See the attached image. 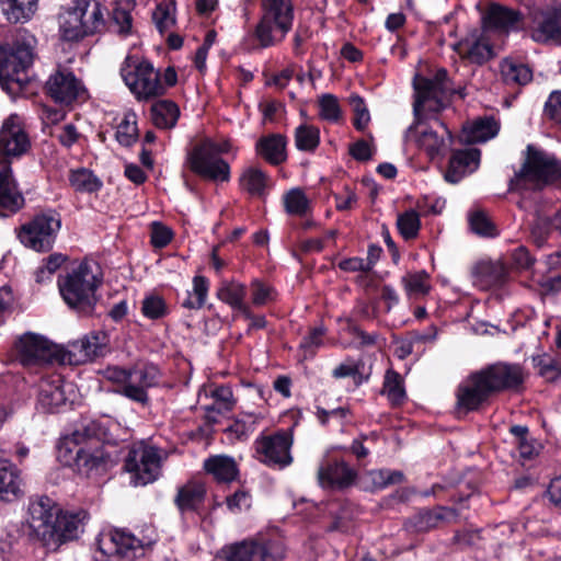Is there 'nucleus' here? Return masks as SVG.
Listing matches in <instances>:
<instances>
[{
	"mask_svg": "<svg viewBox=\"0 0 561 561\" xmlns=\"http://www.w3.org/2000/svg\"><path fill=\"white\" fill-rule=\"evenodd\" d=\"M76 462L79 468H84L88 471L99 469L104 466L107 456L100 448H85L79 447L76 450Z\"/></svg>",
	"mask_w": 561,
	"mask_h": 561,
	"instance_id": "3c124183",
	"label": "nucleus"
},
{
	"mask_svg": "<svg viewBox=\"0 0 561 561\" xmlns=\"http://www.w3.org/2000/svg\"><path fill=\"white\" fill-rule=\"evenodd\" d=\"M38 0H0V8L10 23H25L37 10Z\"/></svg>",
	"mask_w": 561,
	"mask_h": 561,
	"instance_id": "f704fd0d",
	"label": "nucleus"
},
{
	"mask_svg": "<svg viewBox=\"0 0 561 561\" xmlns=\"http://www.w3.org/2000/svg\"><path fill=\"white\" fill-rule=\"evenodd\" d=\"M98 271L96 264L83 262L58 280L59 291L70 308L85 314L93 311L96 302L95 290L101 284Z\"/></svg>",
	"mask_w": 561,
	"mask_h": 561,
	"instance_id": "39448f33",
	"label": "nucleus"
},
{
	"mask_svg": "<svg viewBox=\"0 0 561 561\" xmlns=\"http://www.w3.org/2000/svg\"><path fill=\"white\" fill-rule=\"evenodd\" d=\"M217 298L241 312L245 318L252 317L250 307L245 304L247 288L236 280H222L217 289Z\"/></svg>",
	"mask_w": 561,
	"mask_h": 561,
	"instance_id": "7c9ffc66",
	"label": "nucleus"
},
{
	"mask_svg": "<svg viewBox=\"0 0 561 561\" xmlns=\"http://www.w3.org/2000/svg\"><path fill=\"white\" fill-rule=\"evenodd\" d=\"M15 346L19 360L25 367L43 366L64 359L57 345L35 333L23 334Z\"/></svg>",
	"mask_w": 561,
	"mask_h": 561,
	"instance_id": "2eb2a0df",
	"label": "nucleus"
},
{
	"mask_svg": "<svg viewBox=\"0 0 561 561\" xmlns=\"http://www.w3.org/2000/svg\"><path fill=\"white\" fill-rule=\"evenodd\" d=\"M480 163V150L478 149H463L453 152L448 168L445 172V180L449 183L456 184L466 175L474 172Z\"/></svg>",
	"mask_w": 561,
	"mask_h": 561,
	"instance_id": "a878e982",
	"label": "nucleus"
},
{
	"mask_svg": "<svg viewBox=\"0 0 561 561\" xmlns=\"http://www.w3.org/2000/svg\"><path fill=\"white\" fill-rule=\"evenodd\" d=\"M179 116L180 108L173 101L160 100L151 106V119L158 128H173Z\"/></svg>",
	"mask_w": 561,
	"mask_h": 561,
	"instance_id": "58836bf2",
	"label": "nucleus"
},
{
	"mask_svg": "<svg viewBox=\"0 0 561 561\" xmlns=\"http://www.w3.org/2000/svg\"><path fill=\"white\" fill-rule=\"evenodd\" d=\"M126 85L137 100H149L164 93L160 73L149 61H141L134 69L123 72Z\"/></svg>",
	"mask_w": 561,
	"mask_h": 561,
	"instance_id": "dca6fc26",
	"label": "nucleus"
},
{
	"mask_svg": "<svg viewBox=\"0 0 561 561\" xmlns=\"http://www.w3.org/2000/svg\"><path fill=\"white\" fill-rule=\"evenodd\" d=\"M117 141L125 146H131L138 138L137 117L133 112H128L124 115L123 121L118 124L116 129Z\"/></svg>",
	"mask_w": 561,
	"mask_h": 561,
	"instance_id": "864d4df0",
	"label": "nucleus"
},
{
	"mask_svg": "<svg viewBox=\"0 0 561 561\" xmlns=\"http://www.w3.org/2000/svg\"><path fill=\"white\" fill-rule=\"evenodd\" d=\"M36 39L20 33L12 45L0 49V82L9 93H18L28 83L27 69L34 60Z\"/></svg>",
	"mask_w": 561,
	"mask_h": 561,
	"instance_id": "7ed1b4c3",
	"label": "nucleus"
},
{
	"mask_svg": "<svg viewBox=\"0 0 561 561\" xmlns=\"http://www.w3.org/2000/svg\"><path fill=\"white\" fill-rule=\"evenodd\" d=\"M205 495V484L192 481L179 488L174 503L181 513L195 512L203 504Z\"/></svg>",
	"mask_w": 561,
	"mask_h": 561,
	"instance_id": "2f4dec72",
	"label": "nucleus"
},
{
	"mask_svg": "<svg viewBox=\"0 0 561 561\" xmlns=\"http://www.w3.org/2000/svg\"><path fill=\"white\" fill-rule=\"evenodd\" d=\"M72 389L66 383L61 375H45L38 382L36 407L45 413L58 412L69 400L68 393Z\"/></svg>",
	"mask_w": 561,
	"mask_h": 561,
	"instance_id": "a211bd4d",
	"label": "nucleus"
},
{
	"mask_svg": "<svg viewBox=\"0 0 561 561\" xmlns=\"http://www.w3.org/2000/svg\"><path fill=\"white\" fill-rule=\"evenodd\" d=\"M69 181L71 186L79 192L94 193L102 186V182L87 169L71 171Z\"/></svg>",
	"mask_w": 561,
	"mask_h": 561,
	"instance_id": "8fccbe9b",
	"label": "nucleus"
},
{
	"mask_svg": "<svg viewBox=\"0 0 561 561\" xmlns=\"http://www.w3.org/2000/svg\"><path fill=\"white\" fill-rule=\"evenodd\" d=\"M261 20L255 28L261 46L270 47L283 41L294 21L291 0H261Z\"/></svg>",
	"mask_w": 561,
	"mask_h": 561,
	"instance_id": "1a4fd4ad",
	"label": "nucleus"
},
{
	"mask_svg": "<svg viewBox=\"0 0 561 561\" xmlns=\"http://www.w3.org/2000/svg\"><path fill=\"white\" fill-rule=\"evenodd\" d=\"M483 21L490 28L511 32L518 30L522 22V14L505 5L491 3L483 14Z\"/></svg>",
	"mask_w": 561,
	"mask_h": 561,
	"instance_id": "c85d7f7f",
	"label": "nucleus"
},
{
	"mask_svg": "<svg viewBox=\"0 0 561 561\" xmlns=\"http://www.w3.org/2000/svg\"><path fill=\"white\" fill-rule=\"evenodd\" d=\"M320 142L319 128L312 125L302 124L295 130V145L301 151H314Z\"/></svg>",
	"mask_w": 561,
	"mask_h": 561,
	"instance_id": "09e8293b",
	"label": "nucleus"
},
{
	"mask_svg": "<svg viewBox=\"0 0 561 561\" xmlns=\"http://www.w3.org/2000/svg\"><path fill=\"white\" fill-rule=\"evenodd\" d=\"M550 185H561V160L533 145H528L524 162L510 182L513 191H541Z\"/></svg>",
	"mask_w": 561,
	"mask_h": 561,
	"instance_id": "f03ea898",
	"label": "nucleus"
},
{
	"mask_svg": "<svg viewBox=\"0 0 561 561\" xmlns=\"http://www.w3.org/2000/svg\"><path fill=\"white\" fill-rule=\"evenodd\" d=\"M469 225L471 230L482 237L496 236V229L488 216L481 211L476 210L469 215Z\"/></svg>",
	"mask_w": 561,
	"mask_h": 561,
	"instance_id": "052dcab7",
	"label": "nucleus"
},
{
	"mask_svg": "<svg viewBox=\"0 0 561 561\" xmlns=\"http://www.w3.org/2000/svg\"><path fill=\"white\" fill-rule=\"evenodd\" d=\"M135 0H119L112 12V26L122 36H127L133 30L131 9Z\"/></svg>",
	"mask_w": 561,
	"mask_h": 561,
	"instance_id": "a19ab883",
	"label": "nucleus"
},
{
	"mask_svg": "<svg viewBox=\"0 0 561 561\" xmlns=\"http://www.w3.org/2000/svg\"><path fill=\"white\" fill-rule=\"evenodd\" d=\"M462 58L471 64L482 65L490 60L493 56V48L488 41L479 38L470 44H467L459 51Z\"/></svg>",
	"mask_w": 561,
	"mask_h": 561,
	"instance_id": "49530a36",
	"label": "nucleus"
},
{
	"mask_svg": "<svg viewBox=\"0 0 561 561\" xmlns=\"http://www.w3.org/2000/svg\"><path fill=\"white\" fill-rule=\"evenodd\" d=\"M156 541L157 534L151 527H148L141 537L115 529L101 534L98 538V549L105 556H117L122 561H149L147 552Z\"/></svg>",
	"mask_w": 561,
	"mask_h": 561,
	"instance_id": "0eeeda50",
	"label": "nucleus"
},
{
	"mask_svg": "<svg viewBox=\"0 0 561 561\" xmlns=\"http://www.w3.org/2000/svg\"><path fill=\"white\" fill-rule=\"evenodd\" d=\"M511 433L515 437V444L522 459L530 460L538 455L540 445L529 437V432L526 426L514 425L511 427Z\"/></svg>",
	"mask_w": 561,
	"mask_h": 561,
	"instance_id": "37998d69",
	"label": "nucleus"
},
{
	"mask_svg": "<svg viewBox=\"0 0 561 561\" xmlns=\"http://www.w3.org/2000/svg\"><path fill=\"white\" fill-rule=\"evenodd\" d=\"M142 314L151 320H157L168 314L164 299L158 295H149L141 302Z\"/></svg>",
	"mask_w": 561,
	"mask_h": 561,
	"instance_id": "4d7b16f0",
	"label": "nucleus"
},
{
	"mask_svg": "<svg viewBox=\"0 0 561 561\" xmlns=\"http://www.w3.org/2000/svg\"><path fill=\"white\" fill-rule=\"evenodd\" d=\"M103 11L96 0H75L60 20L61 38L72 42L100 33L105 27Z\"/></svg>",
	"mask_w": 561,
	"mask_h": 561,
	"instance_id": "423d86ee",
	"label": "nucleus"
},
{
	"mask_svg": "<svg viewBox=\"0 0 561 561\" xmlns=\"http://www.w3.org/2000/svg\"><path fill=\"white\" fill-rule=\"evenodd\" d=\"M125 469L133 474L135 485H146L156 481L161 471L159 449L144 443L133 445L125 459Z\"/></svg>",
	"mask_w": 561,
	"mask_h": 561,
	"instance_id": "4468645a",
	"label": "nucleus"
},
{
	"mask_svg": "<svg viewBox=\"0 0 561 561\" xmlns=\"http://www.w3.org/2000/svg\"><path fill=\"white\" fill-rule=\"evenodd\" d=\"M401 283L409 297L425 296L431 289L430 275L425 271L407 273Z\"/></svg>",
	"mask_w": 561,
	"mask_h": 561,
	"instance_id": "c03bdc74",
	"label": "nucleus"
},
{
	"mask_svg": "<svg viewBox=\"0 0 561 561\" xmlns=\"http://www.w3.org/2000/svg\"><path fill=\"white\" fill-rule=\"evenodd\" d=\"M531 36L536 42H561V7L533 12Z\"/></svg>",
	"mask_w": 561,
	"mask_h": 561,
	"instance_id": "5701e85b",
	"label": "nucleus"
},
{
	"mask_svg": "<svg viewBox=\"0 0 561 561\" xmlns=\"http://www.w3.org/2000/svg\"><path fill=\"white\" fill-rule=\"evenodd\" d=\"M473 283L481 288H489L499 285L504 277L502 265L493 262L481 261L471 270Z\"/></svg>",
	"mask_w": 561,
	"mask_h": 561,
	"instance_id": "c9c22d12",
	"label": "nucleus"
},
{
	"mask_svg": "<svg viewBox=\"0 0 561 561\" xmlns=\"http://www.w3.org/2000/svg\"><path fill=\"white\" fill-rule=\"evenodd\" d=\"M209 289V282L206 277L197 275L193 278V293H187V298L182 306L187 309H199L204 306Z\"/></svg>",
	"mask_w": 561,
	"mask_h": 561,
	"instance_id": "603ef678",
	"label": "nucleus"
},
{
	"mask_svg": "<svg viewBox=\"0 0 561 561\" xmlns=\"http://www.w3.org/2000/svg\"><path fill=\"white\" fill-rule=\"evenodd\" d=\"M251 300L256 307L264 306L275 299L274 289L260 279H254L250 285Z\"/></svg>",
	"mask_w": 561,
	"mask_h": 561,
	"instance_id": "69168bd1",
	"label": "nucleus"
},
{
	"mask_svg": "<svg viewBox=\"0 0 561 561\" xmlns=\"http://www.w3.org/2000/svg\"><path fill=\"white\" fill-rule=\"evenodd\" d=\"M103 376L117 385L115 393L142 407L148 405L150 401L148 390L158 386L161 377L159 368L152 364H138L130 368L108 366L104 369Z\"/></svg>",
	"mask_w": 561,
	"mask_h": 561,
	"instance_id": "20e7f679",
	"label": "nucleus"
},
{
	"mask_svg": "<svg viewBox=\"0 0 561 561\" xmlns=\"http://www.w3.org/2000/svg\"><path fill=\"white\" fill-rule=\"evenodd\" d=\"M534 367L538 370L539 375L547 380H554L561 376V362L557 360L548 354L533 356Z\"/></svg>",
	"mask_w": 561,
	"mask_h": 561,
	"instance_id": "5fc2aeb1",
	"label": "nucleus"
},
{
	"mask_svg": "<svg viewBox=\"0 0 561 561\" xmlns=\"http://www.w3.org/2000/svg\"><path fill=\"white\" fill-rule=\"evenodd\" d=\"M60 227L59 214L47 210L36 215L30 222L23 225L18 237L25 247L37 252H45L53 248Z\"/></svg>",
	"mask_w": 561,
	"mask_h": 561,
	"instance_id": "f8f14e48",
	"label": "nucleus"
},
{
	"mask_svg": "<svg viewBox=\"0 0 561 561\" xmlns=\"http://www.w3.org/2000/svg\"><path fill=\"white\" fill-rule=\"evenodd\" d=\"M215 561H275L265 547L256 541L244 540L224 548Z\"/></svg>",
	"mask_w": 561,
	"mask_h": 561,
	"instance_id": "393cba45",
	"label": "nucleus"
},
{
	"mask_svg": "<svg viewBox=\"0 0 561 561\" xmlns=\"http://www.w3.org/2000/svg\"><path fill=\"white\" fill-rule=\"evenodd\" d=\"M88 514L84 511L78 513L58 512L54 522V531L50 541L64 542L72 540L83 530Z\"/></svg>",
	"mask_w": 561,
	"mask_h": 561,
	"instance_id": "bb28decb",
	"label": "nucleus"
},
{
	"mask_svg": "<svg viewBox=\"0 0 561 561\" xmlns=\"http://www.w3.org/2000/svg\"><path fill=\"white\" fill-rule=\"evenodd\" d=\"M227 147L209 139L196 144L187 153L186 163L192 172L214 182H227L230 179V167L221 158Z\"/></svg>",
	"mask_w": 561,
	"mask_h": 561,
	"instance_id": "9d476101",
	"label": "nucleus"
},
{
	"mask_svg": "<svg viewBox=\"0 0 561 561\" xmlns=\"http://www.w3.org/2000/svg\"><path fill=\"white\" fill-rule=\"evenodd\" d=\"M381 393L387 396L392 405H400L405 400L403 381L398 373L393 370L386 373Z\"/></svg>",
	"mask_w": 561,
	"mask_h": 561,
	"instance_id": "de8ad7c7",
	"label": "nucleus"
},
{
	"mask_svg": "<svg viewBox=\"0 0 561 561\" xmlns=\"http://www.w3.org/2000/svg\"><path fill=\"white\" fill-rule=\"evenodd\" d=\"M286 139L282 135L263 137L256 145L257 152L270 163L278 164L286 159Z\"/></svg>",
	"mask_w": 561,
	"mask_h": 561,
	"instance_id": "ea45409f",
	"label": "nucleus"
},
{
	"mask_svg": "<svg viewBox=\"0 0 561 561\" xmlns=\"http://www.w3.org/2000/svg\"><path fill=\"white\" fill-rule=\"evenodd\" d=\"M119 424L111 419H101L91 421L81 430H77L70 437L66 438V444H81L85 438L95 439L111 445H116L123 438L119 436Z\"/></svg>",
	"mask_w": 561,
	"mask_h": 561,
	"instance_id": "4be33fe9",
	"label": "nucleus"
},
{
	"mask_svg": "<svg viewBox=\"0 0 561 561\" xmlns=\"http://www.w3.org/2000/svg\"><path fill=\"white\" fill-rule=\"evenodd\" d=\"M24 196L19 190L13 176L12 168L8 162H0V209L14 214L24 206ZM0 216L8 214L0 211Z\"/></svg>",
	"mask_w": 561,
	"mask_h": 561,
	"instance_id": "b1692460",
	"label": "nucleus"
},
{
	"mask_svg": "<svg viewBox=\"0 0 561 561\" xmlns=\"http://www.w3.org/2000/svg\"><path fill=\"white\" fill-rule=\"evenodd\" d=\"M24 482L19 468L9 462L0 463V501L15 502L24 495Z\"/></svg>",
	"mask_w": 561,
	"mask_h": 561,
	"instance_id": "cd10ccee",
	"label": "nucleus"
},
{
	"mask_svg": "<svg viewBox=\"0 0 561 561\" xmlns=\"http://www.w3.org/2000/svg\"><path fill=\"white\" fill-rule=\"evenodd\" d=\"M500 68L506 84L525 85L533 79V70L527 65L512 58H505Z\"/></svg>",
	"mask_w": 561,
	"mask_h": 561,
	"instance_id": "4c0bfd02",
	"label": "nucleus"
},
{
	"mask_svg": "<svg viewBox=\"0 0 561 561\" xmlns=\"http://www.w3.org/2000/svg\"><path fill=\"white\" fill-rule=\"evenodd\" d=\"M174 4L172 2L169 3H160L157 5L153 11L152 19L156 23L157 28L160 33L168 31L175 23V18L173 15Z\"/></svg>",
	"mask_w": 561,
	"mask_h": 561,
	"instance_id": "e2e57ef3",
	"label": "nucleus"
},
{
	"mask_svg": "<svg viewBox=\"0 0 561 561\" xmlns=\"http://www.w3.org/2000/svg\"><path fill=\"white\" fill-rule=\"evenodd\" d=\"M370 481L377 489H385L389 485L398 484L403 481V473L397 470L379 469L369 472Z\"/></svg>",
	"mask_w": 561,
	"mask_h": 561,
	"instance_id": "bf43d9fd",
	"label": "nucleus"
},
{
	"mask_svg": "<svg viewBox=\"0 0 561 561\" xmlns=\"http://www.w3.org/2000/svg\"><path fill=\"white\" fill-rule=\"evenodd\" d=\"M293 434L289 431H278L271 435H262L254 442V450L260 462L274 469H284L294 461L291 446Z\"/></svg>",
	"mask_w": 561,
	"mask_h": 561,
	"instance_id": "ddd939ff",
	"label": "nucleus"
},
{
	"mask_svg": "<svg viewBox=\"0 0 561 561\" xmlns=\"http://www.w3.org/2000/svg\"><path fill=\"white\" fill-rule=\"evenodd\" d=\"M397 226L401 236L409 240L417 236L420 230V217L415 210H408L398 216Z\"/></svg>",
	"mask_w": 561,
	"mask_h": 561,
	"instance_id": "6e6d98bb",
	"label": "nucleus"
},
{
	"mask_svg": "<svg viewBox=\"0 0 561 561\" xmlns=\"http://www.w3.org/2000/svg\"><path fill=\"white\" fill-rule=\"evenodd\" d=\"M454 517V510L438 506L416 513L404 525L410 533H426L436 528L442 522L450 520Z\"/></svg>",
	"mask_w": 561,
	"mask_h": 561,
	"instance_id": "c756f323",
	"label": "nucleus"
},
{
	"mask_svg": "<svg viewBox=\"0 0 561 561\" xmlns=\"http://www.w3.org/2000/svg\"><path fill=\"white\" fill-rule=\"evenodd\" d=\"M283 204L285 211L291 216L306 217L311 210L310 199L299 187L286 192L283 196Z\"/></svg>",
	"mask_w": 561,
	"mask_h": 561,
	"instance_id": "79ce46f5",
	"label": "nucleus"
},
{
	"mask_svg": "<svg viewBox=\"0 0 561 561\" xmlns=\"http://www.w3.org/2000/svg\"><path fill=\"white\" fill-rule=\"evenodd\" d=\"M204 469L218 482H231L238 477L236 460L227 455H215L204 461Z\"/></svg>",
	"mask_w": 561,
	"mask_h": 561,
	"instance_id": "72a5a7b5",
	"label": "nucleus"
},
{
	"mask_svg": "<svg viewBox=\"0 0 561 561\" xmlns=\"http://www.w3.org/2000/svg\"><path fill=\"white\" fill-rule=\"evenodd\" d=\"M257 416L252 413H245L228 427V431L236 435L237 438L242 439L248 437L256 427Z\"/></svg>",
	"mask_w": 561,
	"mask_h": 561,
	"instance_id": "0e129e2a",
	"label": "nucleus"
},
{
	"mask_svg": "<svg viewBox=\"0 0 561 561\" xmlns=\"http://www.w3.org/2000/svg\"><path fill=\"white\" fill-rule=\"evenodd\" d=\"M30 148V139L24 131L22 119L10 115L0 129V162L11 164L13 158L24 154Z\"/></svg>",
	"mask_w": 561,
	"mask_h": 561,
	"instance_id": "f3484780",
	"label": "nucleus"
},
{
	"mask_svg": "<svg viewBox=\"0 0 561 561\" xmlns=\"http://www.w3.org/2000/svg\"><path fill=\"white\" fill-rule=\"evenodd\" d=\"M319 115L322 119L329 122H337L341 118L342 111L336 96L333 94H324L319 100Z\"/></svg>",
	"mask_w": 561,
	"mask_h": 561,
	"instance_id": "680f3d73",
	"label": "nucleus"
},
{
	"mask_svg": "<svg viewBox=\"0 0 561 561\" xmlns=\"http://www.w3.org/2000/svg\"><path fill=\"white\" fill-rule=\"evenodd\" d=\"M59 508L48 496L31 499L28 504V525L33 533L43 541L49 542L54 531V522Z\"/></svg>",
	"mask_w": 561,
	"mask_h": 561,
	"instance_id": "6ab92c4d",
	"label": "nucleus"
},
{
	"mask_svg": "<svg viewBox=\"0 0 561 561\" xmlns=\"http://www.w3.org/2000/svg\"><path fill=\"white\" fill-rule=\"evenodd\" d=\"M211 397L219 404L218 413L230 411L234 404L232 390L228 386L217 387L213 392Z\"/></svg>",
	"mask_w": 561,
	"mask_h": 561,
	"instance_id": "338daca9",
	"label": "nucleus"
},
{
	"mask_svg": "<svg viewBox=\"0 0 561 561\" xmlns=\"http://www.w3.org/2000/svg\"><path fill=\"white\" fill-rule=\"evenodd\" d=\"M430 111H422L419 115L414 114V123L405 130L404 140L416 145L431 159L443 157L449 150L453 144L451 131L438 118H434L432 124L424 119Z\"/></svg>",
	"mask_w": 561,
	"mask_h": 561,
	"instance_id": "6e6552de",
	"label": "nucleus"
},
{
	"mask_svg": "<svg viewBox=\"0 0 561 561\" xmlns=\"http://www.w3.org/2000/svg\"><path fill=\"white\" fill-rule=\"evenodd\" d=\"M497 133L499 124L492 117L478 119L462 129L463 140L471 144L488 141L495 137Z\"/></svg>",
	"mask_w": 561,
	"mask_h": 561,
	"instance_id": "e433bc0d",
	"label": "nucleus"
},
{
	"mask_svg": "<svg viewBox=\"0 0 561 561\" xmlns=\"http://www.w3.org/2000/svg\"><path fill=\"white\" fill-rule=\"evenodd\" d=\"M415 100L413 113L419 115L422 111L438 113L445 107V95L453 90L448 82L447 70L438 69L433 78L416 76L413 81Z\"/></svg>",
	"mask_w": 561,
	"mask_h": 561,
	"instance_id": "9b49d317",
	"label": "nucleus"
},
{
	"mask_svg": "<svg viewBox=\"0 0 561 561\" xmlns=\"http://www.w3.org/2000/svg\"><path fill=\"white\" fill-rule=\"evenodd\" d=\"M105 334L92 333L71 343V353L78 356L77 363H84L101 356L105 348Z\"/></svg>",
	"mask_w": 561,
	"mask_h": 561,
	"instance_id": "473e14b6",
	"label": "nucleus"
},
{
	"mask_svg": "<svg viewBox=\"0 0 561 561\" xmlns=\"http://www.w3.org/2000/svg\"><path fill=\"white\" fill-rule=\"evenodd\" d=\"M350 105L354 113V127L357 130H364L370 122V114L368 107L362 96L352 94L348 99Z\"/></svg>",
	"mask_w": 561,
	"mask_h": 561,
	"instance_id": "13d9d810",
	"label": "nucleus"
},
{
	"mask_svg": "<svg viewBox=\"0 0 561 561\" xmlns=\"http://www.w3.org/2000/svg\"><path fill=\"white\" fill-rule=\"evenodd\" d=\"M318 482L324 489H345L356 479V471L342 459L327 458L318 468Z\"/></svg>",
	"mask_w": 561,
	"mask_h": 561,
	"instance_id": "412c9836",
	"label": "nucleus"
},
{
	"mask_svg": "<svg viewBox=\"0 0 561 561\" xmlns=\"http://www.w3.org/2000/svg\"><path fill=\"white\" fill-rule=\"evenodd\" d=\"M545 115L561 124V92L550 94L545 105Z\"/></svg>",
	"mask_w": 561,
	"mask_h": 561,
	"instance_id": "774afa93",
	"label": "nucleus"
},
{
	"mask_svg": "<svg viewBox=\"0 0 561 561\" xmlns=\"http://www.w3.org/2000/svg\"><path fill=\"white\" fill-rule=\"evenodd\" d=\"M47 93L56 102L70 104L84 94L82 83L66 69H58L46 81Z\"/></svg>",
	"mask_w": 561,
	"mask_h": 561,
	"instance_id": "aec40b11",
	"label": "nucleus"
},
{
	"mask_svg": "<svg viewBox=\"0 0 561 561\" xmlns=\"http://www.w3.org/2000/svg\"><path fill=\"white\" fill-rule=\"evenodd\" d=\"M525 380L524 368L519 364L497 362L470 374L457 389L459 411L478 410L495 393L516 390Z\"/></svg>",
	"mask_w": 561,
	"mask_h": 561,
	"instance_id": "f257e3e1",
	"label": "nucleus"
},
{
	"mask_svg": "<svg viewBox=\"0 0 561 561\" xmlns=\"http://www.w3.org/2000/svg\"><path fill=\"white\" fill-rule=\"evenodd\" d=\"M240 185L249 194L262 196L267 186V176L262 170L250 167L242 173L240 178Z\"/></svg>",
	"mask_w": 561,
	"mask_h": 561,
	"instance_id": "a18cd8bd",
	"label": "nucleus"
}]
</instances>
